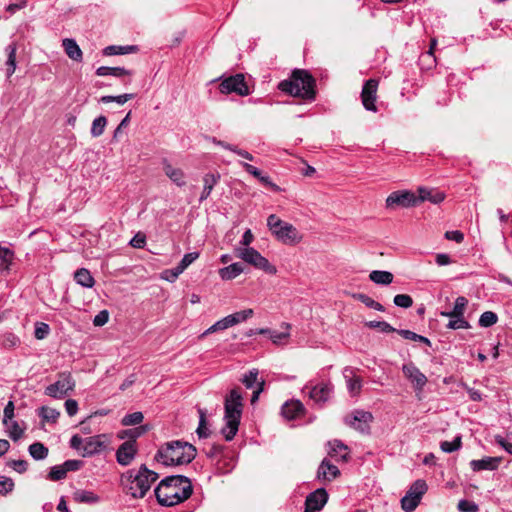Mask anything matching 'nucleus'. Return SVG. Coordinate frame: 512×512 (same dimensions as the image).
<instances>
[{
    "label": "nucleus",
    "mask_w": 512,
    "mask_h": 512,
    "mask_svg": "<svg viewBox=\"0 0 512 512\" xmlns=\"http://www.w3.org/2000/svg\"><path fill=\"white\" fill-rule=\"evenodd\" d=\"M193 492L190 479L182 475L168 476L160 481L154 490L158 503L174 506L187 500Z\"/></svg>",
    "instance_id": "obj_1"
},
{
    "label": "nucleus",
    "mask_w": 512,
    "mask_h": 512,
    "mask_svg": "<svg viewBox=\"0 0 512 512\" xmlns=\"http://www.w3.org/2000/svg\"><path fill=\"white\" fill-rule=\"evenodd\" d=\"M158 479V473L141 465L139 469H130L121 475L123 491L134 499L144 498L153 483Z\"/></svg>",
    "instance_id": "obj_2"
},
{
    "label": "nucleus",
    "mask_w": 512,
    "mask_h": 512,
    "mask_svg": "<svg viewBox=\"0 0 512 512\" xmlns=\"http://www.w3.org/2000/svg\"><path fill=\"white\" fill-rule=\"evenodd\" d=\"M243 412V397L240 388H234L225 396L224 401V426L221 434L226 441H231L236 436Z\"/></svg>",
    "instance_id": "obj_3"
},
{
    "label": "nucleus",
    "mask_w": 512,
    "mask_h": 512,
    "mask_svg": "<svg viewBox=\"0 0 512 512\" xmlns=\"http://www.w3.org/2000/svg\"><path fill=\"white\" fill-rule=\"evenodd\" d=\"M278 88L285 93L304 100L312 101L315 99V79L306 70L296 69L287 80L279 83Z\"/></svg>",
    "instance_id": "obj_4"
},
{
    "label": "nucleus",
    "mask_w": 512,
    "mask_h": 512,
    "mask_svg": "<svg viewBox=\"0 0 512 512\" xmlns=\"http://www.w3.org/2000/svg\"><path fill=\"white\" fill-rule=\"evenodd\" d=\"M195 457L196 448L188 442L179 440L166 443L156 454V459L166 466L188 464Z\"/></svg>",
    "instance_id": "obj_5"
},
{
    "label": "nucleus",
    "mask_w": 512,
    "mask_h": 512,
    "mask_svg": "<svg viewBox=\"0 0 512 512\" xmlns=\"http://www.w3.org/2000/svg\"><path fill=\"white\" fill-rule=\"evenodd\" d=\"M267 227L271 234L284 245L294 246L303 240V234L294 225L281 220L275 214L268 216Z\"/></svg>",
    "instance_id": "obj_6"
},
{
    "label": "nucleus",
    "mask_w": 512,
    "mask_h": 512,
    "mask_svg": "<svg viewBox=\"0 0 512 512\" xmlns=\"http://www.w3.org/2000/svg\"><path fill=\"white\" fill-rule=\"evenodd\" d=\"M235 253L238 258L242 259L257 269L263 270L267 274L275 275L277 273V268L254 248L237 247L235 249Z\"/></svg>",
    "instance_id": "obj_7"
},
{
    "label": "nucleus",
    "mask_w": 512,
    "mask_h": 512,
    "mask_svg": "<svg viewBox=\"0 0 512 512\" xmlns=\"http://www.w3.org/2000/svg\"><path fill=\"white\" fill-rule=\"evenodd\" d=\"M427 483L422 480H416L401 499V507L405 512H413L419 505L422 496L427 492Z\"/></svg>",
    "instance_id": "obj_8"
},
{
    "label": "nucleus",
    "mask_w": 512,
    "mask_h": 512,
    "mask_svg": "<svg viewBox=\"0 0 512 512\" xmlns=\"http://www.w3.org/2000/svg\"><path fill=\"white\" fill-rule=\"evenodd\" d=\"M219 90L223 94L235 93L239 96H247L250 94V89L243 74H235L225 78L220 83Z\"/></svg>",
    "instance_id": "obj_9"
},
{
    "label": "nucleus",
    "mask_w": 512,
    "mask_h": 512,
    "mask_svg": "<svg viewBox=\"0 0 512 512\" xmlns=\"http://www.w3.org/2000/svg\"><path fill=\"white\" fill-rule=\"evenodd\" d=\"M418 204L417 196L410 191H395L392 192L386 199V207L395 209L397 207H413Z\"/></svg>",
    "instance_id": "obj_10"
},
{
    "label": "nucleus",
    "mask_w": 512,
    "mask_h": 512,
    "mask_svg": "<svg viewBox=\"0 0 512 512\" xmlns=\"http://www.w3.org/2000/svg\"><path fill=\"white\" fill-rule=\"evenodd\" d=\"M402 372L404 376L411 382L414 390L422 392L424 386L427 384V377L419 370V368L413 363L409 362L402 366Z\"/></svg>",
    "instance_id": "obj_11"
},
{
    "label": "nucleus",
    "mask_w": 512,
    "mask_h": 512,
    "mask_svg": "<svg viewBox=\"0 0 512 512\" xmlns=\"http://www.w3.org/2000/svg\"><path fill=\"white\" fill-rule=\"evenodd\" d=\"M74 386L75 381L71 375H63L58 381L46 387L45 394L53 398H62L73 390Z\"/></svg>",
    "instance_id": "obj_12"
},
{
    "label": "nucleus",
    "mask_w": 512,
    "mask_h": 512,
    "mask_svg": "<svg viewBox=\"0 0 512 512\" xmlns=\"http://www.w3.org/2000/svg\"><path fill=\"white\" fill-rule=\"evenodd\" d=\"M378 81L376 79H369L365 82L362 92L361 99L362 104L366 110L376 112L377 107L375 101L377 99Z\"/></svg>",
    "instance_id": "obj_13"
},
{
    "label": "nucleus",
    "mask_w": 512,
    "mask_h": 512,
    "mask_svg": "<svg viewBox=\"0 0 512 512\" xmlns=\"http://www.w3.org/2000/svg\"><path fill=\"white\" fill-rule=\"evenodd\" d=\"M372 419L373 416L370 412L357 410L353 413V415L347 416L345 422L361 433H366L370 429L369 424Z\"/></svg>",
    "instance_id": "obj_14"
},
{
    "label": "nucleus",
    "mask_w": 512,
    "mask_h": 512,
    "mask_svg": "<svg viewBox=\"0 0 512 512\" xmlns=\"http://www.w3.org/2000/svg\"><path fill=\"white\" fill-rule=\"evenodd\" d=\"M328 494L324 488H319L310 493L305 501V512H318L327 503Z\"/></svg>",
    "instance_id": "obj_15"
},
{
    "label": "nucleus",
    "mask_w": 512,
    "mask_h": 512,
    "mask_svg": "<svg viewBox=\"0 0 512 512\" xmlns=\"http://www.w3.org/2000/svg\"><path fill=\"white\" fill-rule=\"evenodd\" d=\"M107 447V440L105 435H96L88 437L84 440L82 447V455L84 457L92 456L101 452Z\"/></svg>",
    "instance_id": "obj_16"
},
{
    "label": "nucleus",
    "mask_w": 512,
    "mask_h": 512,
    "mask_svg": "<svg viewBox=\"0 0 512 512\" xmlns=\"http://www.w3.org/2000/svg\"><path fill=\"white\" fill-rule=\"evenodd\" d=\"M137 453V449L135 447L134 441H126L122 443L116 452V459L117 462L122 466L129 465L133 459L135 458V455Z\"/></svg>",
    "instance_id": "obj_17"
},
{
    "label": "nucleus",
    "mask_w": 512,
    "mask_h": 512,
    "mask_svg": "<svg viewBox=\"0 0 512 512\" xmlns=\"http://www.w3.org/2000/svg\"><path fill=\"white\" fill-rule=\"evenodd\" d=\"M240 164L242 165V167L245 169V171L247 173H249L252 176H254L255 178H257L265 186H268L275 192L281 191V188L277 184L272 182L268 175H263L262 172L255 166L248 164L246 162H241Z\"/></svg>",
    "instance_id": "obj_18"
},
{
    "label": "nucleus",
    "mask_w": 512,
    "mask_h": 512,
    "mask_svg": "<svg viewBox=\"0 0 512 512\" xmlns=\"http://www.w3.org/2000/svg\"><path fill=\"white\" fill-rule=\"evenodd\" d=\"M501 457H484L479 460H472L470 467L473 471L496 470L501 463Z\"/></svg>",
    "instance_id": "obj_19"
},
{
    "label": "nucleus",
    "mask_w": 512,
    "mask_h": 512,
    "mask_svg": "<svg viewBox=\"0 0 512 512\" xmlns=\"http://www.w3.org/2000/svg\"><path fill=\"white\" fill-rule=\"evenodd\" d=\"M163 171L165 175L177 186L182 187L186 184L185 174L180 168L173 167L167 160H163Z\"/></svg>",
    "instance_id": "obj_20"
},
{
    "label": "nucleus",
    "mask_w": 512,
    "mask_h": 512,
    "mask_svg": "<svg viewBox=\"0 0 512 512\" xmlns=\"http://www.w3.org/2000/svg\"><path fill=\"white\" fill-rule=\"evenodd\" d=\"M332 392V386L327 383H322L310 388L309 397L316 403H325Z\"/></svg>",
    "instance_id": "obj_21"
},
{
    "label": "nucleus",
    "mask_w": 512,
    "mask_h": 512,
    "mask_svg": "<svg viewBox=\"0 0 512 512\" xmlns=\"http://www.w3.org/2000/svg\"><path fill=\"white\" fill-rule=\"evenodd\" d=\"M339 474L340 471L337 466L324 459L318 468L317 478L320 480L331 481L335 479Z\"/></svg>",
    "instance_id": "obj_22"
},
{
    "label": "nucleus",
    "mask_w": 512,
    "mask_h": 512,
    "mask_svg": "<svg viewBox=\"0 0 512 512\" xmlns=\"http://www.w3.org/2000/svg\"><path fill=\"white\" fill-rule=\"evenodd\" d=\"M304 411L303 404L298 400H292L290 402H286L281 409L282 415L288 419L293 420L297 418Z\"/></svg>",
    "instance_id": "obj_23"
},
{
    "label": "nucleus",
    "mask_w": 512,
    "mask_h": 512,
    "mask_svg": "<svg viewBox=\"0 0 512 512\" xmlns=\"http://www.w3.org/2000/svg\"><path fill=\"white\" fill-rule=\"evenodd\" d=\"M62 46L64 48L67 56L76 62H81L83 59V53L80 49L79 45L76 43L74 39L66 38L62 41Z\"/></svg>",
    "instance_id": "obj_24"
},
{
    "label": "nucleus",
    "mask_w": 512,
    "mask_h": 512,
    "mask_svg": "<svg viewBox=\"0 0 512 512\" xmlns=\"http://www.w3.org/2000/svg\"><path fill=\"white\" fill-rule=\"evenodd\" d=\"M330 449L328 454L336 460H348V447L340 440H333L328 443Z\"/></svg>",
    "instance_id": "obj_25"
},
{
    "label": "nucleus",
    "mask_w": 512,
    "mask_h": 512,
    "mask_svg": "<svg viewBox=\"0 0 512 512\" xmlns=\"http://www.w3.org/2000/svg\"><path fill=\"white\" fill-rule=\"evenodd\" d=\"M344 377L346 379L347 388L350 394L353 396L359 394L362 388L361 378L354 375L353 371L348 368L344 370Z\"/></svg>",
    "instance_id": "obj_26"
},
{
    "label": "nucleus",
    "mask_w": 512,
    "mask_h": 512,
    "mask_svg": "<svg viewBox=\"0 0 512 512\" xmlns=\"http://www.w3.org/2000/svg\"><path fill=\"white\" fill-rule=\"evenodd\" d=\"M419 196L417 197L418 203L422 201H430L431 203L438 204L445 199V194L440 191H433L426 188L418 189Z\"/></svg>",
    "instance_id": "obj_27"
},
{
    "label": "nucleus",
    "mask_w": 512,
    "mask_h": 512,
    "mask_svg": "<svg viewBox=\"0 0 512 512\" xmlns=\"http://www.w3.org/2000/svg\"><path fill=\"white\" fill-rule=\"evenodd\" d=\"M219 179H220V175L213 174V173L206 174L203 177L204 187H203V191L200 196L201 202L206 200L210 196L214 186L218 183Z\"/></svg>",
    "instance_id": "obj_28"
},
{
    "label": "nucleus",
    "mask_w": 512,
    "mask_h": 512,
    "mask_svg": "<svg viewBox=\"0 0 512 512\" xmlns=\"http://www.w3.org/2000/svg\"><path fill=\"white\" fill-rule=\"evenodd\" d=\"M244 271V267L241 263H232L227 267L219 270V275L222 280H232L239 276Z\"/></svg>",
    "instance_id": "obj_29"
},
{
    "label": "nucleus",
    "mask_w": 512,
    "mask_h": 512,
    "mask_svg": "<svg viewBox=\"0 0 512 512\" xmlns=\"http://www.w3.org/2000/svg\"><path fill=\"white\" fill-rule=\"evenodd\" d=\"M7 61H6V74L7 77H11L16 70V52L17 46L12 43L6 47Z\"/></svg>",
    "instance_id": "obj_30"
},
{
    "label": "nucleus",
    "mask_w": 512,
    "mask_h": 512,
    "mask_svg": "<svg viewBox=\"0 0 512 512\" xmlns=\"http://www.w3.org/2000/svg\"><path fill=\"white\" fill-rule=\"evenodd\" d=\"M73 499L78 503L95 504L100 501V497L92 491L77 490L73 493Z\"/></svg>",
    "instance_id": "obj_31"
},
{
    "label": "nucleus",
    "mask_w": 512,
    "mask_h": 512,
    "mask_svg": "<svg viewBox=\"0 0 512 512\" xmlns=\"http://www.w3.org/2000/svg\"><path fill=\"white\" fill-rule=\"evenodd\" d=\"M74 279L79 285L85 288H92L95 284L91 273L85 268L78 269L74 274Z\"/></svg>",
    "instance_id": "obj_32"
},
{
    "label": "nucleus",
    "mask_w": 512,
    "mask_h": 512,
    "mask_svg": "<svg viewBox=\"0 0 512 512\" xmlns=\"http://www.w3.org/2000/svg\"><path fill=\"white\" fill-rule=\"evenodd\" d=\"M369 279L380 285H389L393 282L394 276L389 271L374 270L369 274Z\"/></svg>",
    "instance_id": "obj_33"
},
{
    "label": "nucleus",
    "mask_w": 512,
    "mask_h": 512,
    "mask_svg": "<svg viewBox=\"0 0 512 512\" xmlns=\"http://www.w3.org/2000/svg\"><path fill=\"white\" fill-rule=\"evenodd\" d=\"M467 304H468V300L465 297H463V296H459L455 300L454 307H453L452 311L441 312V315L445 316V317L463 316Z\"/></svg>",
    "instance_id": "obj_34"
},
{
    "label": "nucleus",
    "mask_w": 512,
    "mask_h": 512,
    "mask_svg": "<svg viewBox=\"0 0 512 512\" xmlns=\"http://www.w3.org/2000/svg\"><path fill=\"white\" fill-rule=\"evenodd\" d=\"M96 74L98 76H115V77H122L126 75H131V71L125 69L124 67H107V66H101L96 70Z\"/></svg>",
    "instance_id": "obj_35"
},
{
    "label": "nucleus",
    "mask_w": 512,
    "mask_h": 512,
    "mask_svg": "<svg viewBox=\"0 0 512 512\" xmlns=\"http://www.w3.org/2000/svg\"><path fill=\"white\" fill-rule=\"evenodd\" d=\"M137 46L134 45H127V46H117V45H110L104 48L103 54L106 56H113V55H123L128 53L136 52Z\"/></svg>",
    "instance_id": "obj_36"
},
{
    "label": "nucleus",
    "mask_w": 512,
    "mask_h": 512,
    "mask_svg": "<svg viewBox=\"0 0 512 512\" xmlns=\"http://www.w3.org/2000/svg\"><path fill=\"white\" fill-rule=\"evenodd\" d=\"M353 298L362 302L368 308H371V309H374V310H377L380 312H383L385 310L384 306L381 303L375 301L374 299H372L371 297H369L366 294L356 293V294H353Z\"/></svg>",
    "instance_id": "obj_37"
},
{
    "label": "nucleus",
    "mask_w": 512,
    "mask_h": 512,
    "mask_svg": "<svg viewBox=\"0 0 512 512\" xmlns=\"http://www.w3.org/2000/svg\"><path fill=\"white\" fill-rule=\"evenodd\" d=\"M28 451L31 457L35 460H43L48 456V448L40 442L31 444Z\"/></svg>",
    "instance_id": "obj_38"
},
{
    "label": "nucleus",
    "mask_w": 512,
    "mask_h": 512,
    "mask_svg": "<svg viewBox=\"0 0 512 512\" xmlns=\"http://www.w3.org/2000/svg\"><path fill=\"white\" fill-rule=\"evenodd\" d=\"M282 326L285 327V331L272 330V332L270 333V336H269L271 341L276 345H281V344L286 343L287 339L290 336V332H289L290 325L287 323H283Z\"/></svg>",
    "instance_id": "obj_39"
},
{
    "label": "nucleus",
    "mask_w": 512,
    "mask_h": 512,
    "mask_svg": "<svg viewBox=\"0 0 512 512\" xmlns=\"http://www.w3.org/2000/svg\"><path fill=\"white\" fill-rule=\"evenodd\" d=\"M39 416L45 422L55 423L60 416V412L55 408L42 406L38 412Z\"/></svg>",
    "instance_id": "obj_40"
},
{
    "label": "nucleus",
    "mask_w": 512,
    "mask_h": 512,
    "mask_svg": "<svg viewBox=\"0 0 512 512\" xmlns=\"http://www.w3.org/2000/svg\"><path fill=\"white\" fill-rule=\"evenodd\" d=\"M199 425L196 430L199 438H207L210 435V430L207 427L206 411L203 408H198Z\"/></svg>",
    "instance_id": "obj_41"
},
{
    "label": "nucleus",
    "mask_w": 512,
    "mask_h": 512,
    "mask_svg": "<svg viewBox=\"0 0 512 512\" xmlns=\"http://www.w3.org/2000/svg\"><path fill=\"white\" fill-rule=\"evenodd\" d=\"M4 426L6 427V432L8 433V436L13 441H17L23 436L24 429L19 426L17 421H14L12 419L9 421L8 425Z\"/></svg>",
    "instance_id": "obj_42"
},
{
    "label": "nucleus",
    "mask_w": 512,
    "mask_h": 512,
    "mask_svg": "<svg viewBox=\"0 0 512 512\" xmlns=\"http://www.w3.org/2000/svg\"><path fill=\"white\" fill-rule=\"evenodd\" d=\"M230 328V325H229V320L226 317L218 320L217 322H215L212 326H210L208 329H206L200 336L199 338H204L206 337L207 335L209 334H212V333H215L217 331H222V330H225V329H228Z\"/></svg>",
    "instance_id": "obj_43"
},
{
    "label": "nucleus",
    "mask_w": 512,
    "mask_h": 512,
    "mask_svg": "<svg viewBox=\"0 0 512 512\" xmlns=\"http://www.w3.org/2000/svg\"><path fill=\"white\" fill-rule=\"evenodd\" d=\"M107 124V119L105 116H99L95 118L92 122L91 126V135L93 137H99L103 134L104 129Z\"/></svg>",
    "instance_id": "obj_44"
},
{
    "label": "nucleus",
    "mask_w": 512,
    "mask_h": 512,
    "mask_svg": "<svg viewBox=\"0 0 512 512\" xmlns=\"http://www.w3.org/2000/svg\"><path fill=\"white\" fill-rule=\"evenodd\" d=\"M13 260V252L4 247H0V270H9Z\"/></svg>",
    "instance_id": "obj_45"
},
{
    "label": "nucleus",
    "mask_w": 512,
    "mask_h": 512,
    "mask_svg": "<svg viewBox=\"0 0 512 512\" xmlns=\"http://www.w3.org/2000/svg\"><path fill=\"white\" fill-rule=\"evenodd\" d=\"M133 98H134V94H128V93L118 95V96L106 95V96H102L100 98V102L105 103V104L110 103V102H116L119 105H123L124 103H126L127 101H129Z\"/></svg>",
    "instance_id": "obj_46"
},
{
    "label": "nucleus",
    "mask_w": 512,
    "mask_h": 512,
    "mask_svg": "<svg viewBox=\"0 0 512 512\" xmlns=\"http://www.w3.org/2000/svg\"><path fill=\"white\" fill-rule=\"evenodd\" d=\"M462 446L461 436H457L453 441H443L440 443V448L445 453H452L457 451Z\"/></svg>",
    "instance_id": "obj_47"
},
{
    "label": "nucleus",
    "mask_w": 512,
    "mask_h": 512,
    "mask_svg": "<svg viewBox=\"0 0 512 512\" xmlns=\"http://www.w3.org/2000/svg\"><path fill=\"white\" fill-rule=\"evenodd\" d=\"M497 320L498 316L496 315V313L492 311H486L481 314L479 318V325L481 327H490L494 325L497 322Z\"/></svg>",
    "instance_id": "obj_48"
},
{
    "label": "nucleus",
    "mask_w": 512,
    "mask_h": 512,
    "mask_svg": "<svg viewBox=\"0 0 512 512\" xmlns=\"http://www.w3.org/2000/svg\"><path fill=\"white\" fill-rule=\"evenodd\" d=\"M143 418H144V416H143L142 412H134V413L127 414L126 416H124L121 423L124 426L137 425L143 421Z\"/></svg>",
    "instance_id": "obj_49"
},
{
    "label": "nucleus",
    "mask_w": 512,
    "mask_h": 512,
    "mask_svg": "<svg viewBox=\"0 0 512 512\" xmlns=\"http://www.w3.org/2000/svg\"><path fill=\"white\" fill-rule=\"evenodd\" d=\"M451 320L447 324L448 329H468L470 328V324L466 321L463 316L458 317H450Z\"/></svg>",
    "instance_id": "obj_50"
},
{
    "label": "nucleus",
    "mask_w": 512,
    "mask_h": 512,
    "mask_svg": "<svg viewBox=\"0 0 512 512\" xmlns=\"http://www.w3.org/2000/svg\"><path fill=\"white\" fill-rule=\"evenodd\" d=\"M50 333V327L44 322H37L35 326L34 336L38 340L45 339Z\"/></svg>",
    "instance_id": "obj_51"
},
{
    "label": "nucleus",
    "mask_w": 512,
    "mask_h": 512,
    "mask_svg": "<svg viewBox=\"0 0 512 512\" xmlns=\"http://www.w3.org/2000/svg\"><path fill=\"white\" fill-rule=\"evenodd\" d=\"M365 325L369 328H379L382 332L391 333L397 331L389 323L385 321H369Z\"/></svg>",
    "instance_id": "obj_52"
},
{
    "label": "nucleus",
    "mask_w": 512,
    "mask_h": 512,
    "mask_svg": "<svg viewBox=\"0 0 512 512\" xmlns=\"http://www.w3.org/2000/svg\"><path fill=\"white\" fill-rule=\"evenodd\" d=\"M66 470L63 465L53 466L48 474V478L52 481H58L66 477Z\"/></svg>",
    "instance_id": "obj_53"
},
{
    "label": "nucleus",
    "mask_w": 512,
    "mask_h": 512,
    "mask_svg": "<svg viewBox=\"0 0 512 512\" xmlns=\"http://www.w3.org/2000/svg\"><path fill=\"white\" fill-rule=\"evenodd\" d=\"M198 257V252H190L185 254L178 264L179 268L184 272L196 259H198Z\"/></svg>",
    "instance_id": "obj_54"
},
{
    "label": "nucleus",
    "mask_w": 512,
    "mask_h": 512,
    "mask_svg": "<svg viewBox=\"0 0 512 512\" xmlns=\"http://www.w3.org/2000/svg\"><path fill=\"white\" fill-rule=\"evenodd\" d=\"M394 304L401 308H409L413 304L412 298L407 294H398L394 297Z\"/></svg>",
    "instance_id": "obj_55"
},
{
    "label": "nucleus",
    "mask_w": 512,
    "mask_h": 512,
    "mask_svg": "<svg viewBox=\"0 0 512 512\" xmlns=\"http://www.w3.org/2000/svg\"><path fill=\"white\" fill-rule=\"evenodd\" d=\"M257 376H258V370L257 369H252V370H250L248 373H246L243 376L241 381L245 385L246 388L250 389L256 383Z\"/></svg>",
    "instance_id": "obj_56"
},
{
    "label": "nucleus",
    "mask_w": 512,
    "mask_h": 512,
    "mask_svg": "<svg viewBox=\"0 0 512 512\" xmlns=\"http://www.w3.org/2000/svg\"><path fill=\"white\" fill-rule=\"evenodd\" d=\"M14 488V482L11 478L0 475V494L5 495Z\"/></svg>",
    "instance_id": "obj_57"
},
{
    "label": "nucleus",
    "mask_w": 512,
    "mask_h": 512,
    "mask_svg": "<svg viewBox=\"0 0 512 512\" xmlns=\"http://www.w3.org/2000/svg\"><path fill=\"white\" fill-rule=\"evenodd\" d=\"M15 406L13 401H9L3 411V425H8L9 421L14 418Z\"/></svg>",
    "instance_id": "obj_58"
},
{
    "label": "nucleus",
    "mask_w": 512,
    "mask_h": 512,
    "mask_svg": "<svg viewBox=\"0 0 512 512\" xmlns=\"http://www.w3.org/2000/svg\"><path fill=\"white\" fill-rule=\"evenodd\" d=\"M181 273H183V271L177 265L176 267H174L172 269H167V270L163 271L162 278L169 282H174Z\"/></svg>",
    "instance_id": "obj_59"
},
{
    "label": "nucleus",
    "mask_w": 512,
    "mask_h": 512,
    "mask_svg": "<svg viewBox=\"0 0 512 512\" xmlns=\"http://www.w3.org/2000/svg\"><path fill=\"white\" fill-rule=\"evenodd\" d=\"M458 510L461 512H478V505L468 500H460L458 503Z\"/></svg>",
    "instance_id": "obj_60"
},
{
    "label": "nucleus",
    "mask_w": 512,
    "mask_h": 512,
    "mask_svg": "<svg viewBox=\"0 0 512 512\" xmlns=\"http://www.w3.org/2000/svg\"><path fill=\"white\" fill-rule=\"evenodd\" d=\"M146 430L147 429H146L145 426H140V427H136V428H133V429L126 430V431L123 432V434L125 436H128L129 438H131L130 441H134L135 442V439L138 438L139 436H141Z\"/></svg>",
    "instance_id": "obj_61"
},
{
    "label": "nucleus",
    "mask_w": 512,
    "mask_h": 512,
    "mask_svg": "<svg viewBox=\"0 0 512 512\" xmlns=\"http://www.w3.org/2000/svg\"><path fill=\"white\" fill-rule=\"evenodd\" d=\"M109 320V313L107 310L100 311L93 319V324L95 326H103L105 325Z\"/></svg>",
    "instance_id": "obj_62"
},
{
    "label": "nucleus",
    "mask_w": 512,
    "mask_h": 512,
    "mask_svg": "<svg viewBox=\"0 0 512 512\" xmlns=\"http://www.w3.org/2000/svg\"><path fill=\"white\" fill-rule=\"evenodd\" d=\"M62 465L66 472L77 471L83 466V462L81 460L73 459L65 461Z\"/></svg>",
    "instance_id": "obj_63"
},
{
    "label": "nucleus",
    "mask_w": 512,
    "mask_h": 512,
    "mask_svg": "<svg viewBox=\"0 0 512 512\" xmlns=\"http://www.w3.org/2000/svg\"><path fill=\"white\" fill-rule=\"evenodd\" d=\"M9 466L19 473H24L27 470L28 463L25 460H12Z\"/></svg>",
    "instance_id": "obj_64"
}]
</instances>
